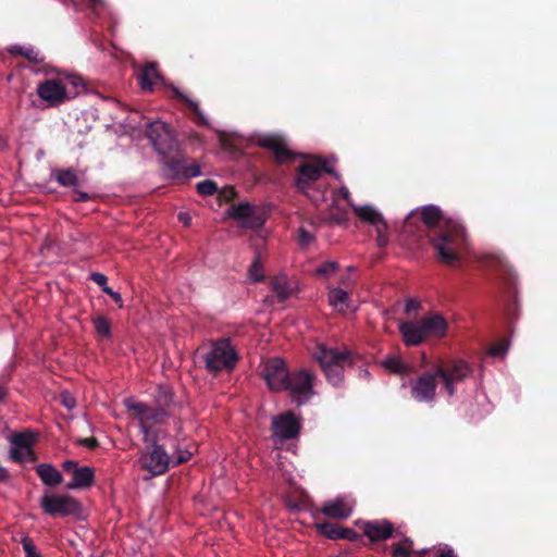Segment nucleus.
<instances>
[{
	"label": "nucleus",
	"mask_w": 557,
	"mask_h": 557,
	"mask_svg": "<svg viewBox=\"0 0 557 557\" xmlns=\"http://www.w3.org/2000/svg\"><path fill=\"white\" fill-rule=\"evenodd\" d=\"M69 86L77 89L83 86L82 78L76 75L64 74L57 78L46 79L38 85L37 95L50 107H54L70 98Z\"/></svg>",
	"instance_id": "0eeeda50"
},
{
	"label": "nucleus",
	"mask_w": 557,
	"mask_h": 557,
	"mask_svg": "<svg viewBox=\"0 0 557 557\" xmlns=\"http://www.w3.org/2000/svg\"><path fill=\"white\" fill-rule=\"evenodd\" d=\"M205 367L209 372L231 370L235 367L238 356L228 338H221L212 344L202 356Z\"/></svg>",
	"instance_id": "1a4fd4ad"
},
{
	"label": "nucleus",
	"mask_w": 557,
	"mask_h": 557,
	"mask_svg": "<svg viewBox=\"0 0 557 557\" xmlns=\"http://www.w3.org/2000/svg\"><path fill=\"white\" fill-rule=\"evenodd\" d=\"M90 278L94 283H96L98 286H100L102 289L106 288V287H109L107 285V276L102 273H99V272H94L91 273L90 275Z\"/></svg>",
	"instance_id": "49530a36"
},
{
	"label": "nucleus",
	"mask_w": 557,
	"mask_h": 557,
	"mask_svg": "<svg viewBox=\"0 0 557 557\" xmlns=\"http://www.w3.org/2000/svg\"><path fill=\"white\" fill-rule=\"evenodd\" d=\"M52 176L63 187H76L79 185L78 176L73 168L54 170Z\"/></svg>",
	"instance_id": "393cba45"
},
{
	"label": "nucleus",
	"mask_w": 557,
	"mask_h": 557,
	"mask_svg": "<svg viewBox=\"0 0 557 557\" xmlns=\"http://www.w3.org/2000/svg\"><path fill=\"white\" fill-rule=\"evenodd\" d=\"M62 468L66 473L72 474V481L66 485L69 490L87 488L94 484L95 471L91 467H79L75 460H65Z\"/></svg>",
	"instance_id": "f3484780"
},
{
	"label": "nucleus",
	"mask_w": 557,
	"mask_h": 557,
	"mask_svg": "<svg viewBox=\"0 0 557 557\" xmlns=\"http://www.w3.org/2000/svg\"><path fill=\"white\" fill-rule=\"evenodd\" d=\"M191 457V453L188 450H177L176 455L171 458V466L176 467L178 465L187 462Z\"/></svg>",
	"instance_id": "a19ab883"
},
{
	"label": "nucleus",
	"mask_w": 557,
	"mask_h": 557,
	"mask_svg": "<svg viewBox=\"0 0 557 557\" xmlns=\"http://www.w3.org/2000/svg\"><path fill=\"white\" fill-rule=\"evenodd\" d=\"M436 373L442 379L448 396H453L456 393L455 385L469 377L472 374V368L463 360H450L446 363L437 364Z\"/></svg>",
	"instance_id": "f8f14e48"
},
{
	"label": "nucleus",
	"mask_w": 557,
	"mask_h": 557,
	"mask_svg": "<svg viewBox=\"0 0 557 557\" xmlns=\"http://www.w3.org/2000/svg\"><path fill=\"white\" fill-rule=\"evenodd\" d=\"M103 293L109 295L120 308L123 307V300L121 294L114 292L111 287L103 288Z\"/></svg>",
	"instance_id": "09e8293b"
},
{
	"label": "nucleus",
	"mask_w": 557,
	"mask_h": 557,
	"mask_svg": "<svg viewBox=\"0 0 557 557\" xmlns=\"http://www.w3.org/2000/svg\"><path fill=\"white\" fill-rule=\"evenodd\" d=\"M329 222L335 223V224H342L345 222V218L339 214H331L329 218Z\"/></svg>",
	"instance_id": "5fc2aeb1"
},
{
	"label": "nucleus",
	"mask_w": 557,
	"mask_h": 557,
	"mask_svg": "<svg viewBox=\"0 0 557 557\" xmlns=\"http://www.w3.org/2000/svg\"><path fill=\"white\" fill-rule=\"evenodd\" d=\"M9 52L12 55H21L33 63H39L41 60L38 58V52L32 48H25L22 46H12L9 48Z\"/></svg>",
	"instance_id": "473e14b6"
},
{
	"label": "nucleus",
	"mask_w": 557,
	"mask_h": 557,
	"mask_svg": "<svg viewBox=\"0 0 557 557\" xmlns=\"http://www.w3.org/2000/svg\"><path fill=\"white\" fill-rule=\"evenodd\" d=\"M5 395H7V391L3 387H0V401L3 400Z\"/></svg>",
	"instance_id": "052dcab7"
},
{
	"label": "nucleus",
	"mask_w": 557,
	"mask_h": 557,
	"mask_svg": "<svg viewBox=\"0 0 557 557\" xmlns=\"http://www.w3.org/2000/svg\"><path fill=\"white\" fill-rule=\"evenodd\" d=\"M383 364L387 370L396 374L404 375L410 372V367L399 358H387Z\"/></svg>",
	"instance_id": "72a5a7b5"
},
{
	"label": "nucleus",
	"mask_w": 557,
	"mask_h": 557,
	"mask_svg": "<svg viewBox=\"0 0 557 557\" xmlns=\"http://www.w3.org/2000/svg\"><path fill=\"white\" fill-rule=\"evenodd\" d=\"M248 272L253 282H262L264 278V275L262 274V265L258 258L253 260Z\"/></svg>",
	"instance_id": "4c0bfd02"
},
{
	"label": "nucleus",
	"mask_w": 557,
	"mask_h": 557,
	"mask_svg": "<svg viewBox=\"0 0 557 557\" xmlns=\"http://www.w3.org/2000/svg\"><path fill=\"white\" fill-rule=\"evenodd\" d=\"M162 79L163 77L156 63L146 64L138 74V83L144 91H152L154 85Z\"/></svg>",
	"instance_id": "5701e85b"
},
{
	"label": "nucleus",
	"mask_w": 557,
	"mask_h": 557,
	"mask_svg": "<svg viewBox=\"0 0 557 557\" xmlns=\"http://www.w3.org/2000/svg\"><path fill=\"white\" fill-rule=\"evenodd\" d=\"M297 239L300 246L307 247L314 242V235L305 227H299Z\"/></svg>",
	"instance_id": "ea45409f"
},
{
	"label": "nucleus",
	"mask_w": 557,
	"mask_h": 557,
	"mask_svg": "<svg viewBox=\"0 0 557 557\" xmlns=\"http://www.w3.org/2000/svg\"><path fill=\"white\" fill-rule=\"evenodd\" d=\"M417 220L430 228L436 227L431 244L438 261L448 267H457L467 246L465 227L451 219L444 218L442 210L434 205L411 211L405 220V228L409 231Z\"/></svg>",
	"instance_id": "f257e3e1"
},
{
	"label": "nucleus",
	"mask_w": 557,
	"mask_h": 557,
	"mask_svg": "<svg viewBox=\"0 0 557 557\" xmlns=\"http://www.w3.org/2000/svg\"><path fill=\"white\" fill-rule=\"evenodd\" d=\"M363 531V534L371 542L384 541L393 536L394 525L387 520H374L357 522Z\"/></svg>",
	"instance_id": "6ab92c4d"
},
{
	"label": "nucleus",
	"mask_w": 557,
	"mask_h": 557,
	"mask_svg": "<svg viewBox=\"0 0 557 557\" xmlns=\"http://www.w3.org/2000/svg\"><path fill=\"white\" fill-rule=\"evenodd\" d=\"M435 557H458L451 548L438 549Z\"/></svg>",
	"instance_id": "3c124183"
},
{
	"label": "nucleus",
	"mask_w": 557,
	"mask_h": 557,
	"mask_svg": "<svg viewBox=\"0 0 557 557\" xmlns=\"http://www.w3.org/2000/svg\"><path fill=\"white\" fill-rule=\"evenodd\" d=\"M339 532L342 534V537L339 540H348L351 542H356L361 537L360 534H358L355 530L350 528L342 527Z\"/></svg>",
	"instance_id": "c03bdc74"
},
{
	"label": "nucleus",
	"mask_w": 557,
	"mask_h": 557,
	"mask_svg": "<svg viewBox=\"0 0 557 557\" xmlns=\"http://www.w3.org/2000/svg\"><path fill=\"white\" fill-rule=\"evenodd\" d=\"M169 88L172 92V97L178 101H182L187 107L189 113L191 114V119L196 124L201 126H207L209 124L208 119L199 108L197 101H194L190 98H188L174 85H170Z\"/></svg>",
	"instance_id": "412c9836"
},
{
	"label": "nucleus",
	"mask_w": 557,
	"mask_h": 557,
	"mask_svg": "<svg viewBox=\"0 0 557 557\" xmlns=\"http://www.w3.org/2000/svg\"><path fill=\"white\" fill-rule=\"evenodd\" d=\"M320 512L330 518L341 520L350 517L352 509L343 497H337L334 500L325 502L322 505Z\"/></svg>",
	"instance_id": "4be33fe9"
},
{
	"label": "nucleus",
	"mask_w": 557,
	"mask_h": 557,
	"mask_svg": "<svg viewBox=\"0 0 557 557\" xmlns=\"http://www.w3.org/2000/svg\"><path fill=\"white\" fill-rule=\"evenodd\" d=\"M90 199H91L90 195L85 191L74 190V193H73V200L76 202H85Z\"/></svg>",
	"instance_id": "8fccbe9b"
},
{
	"label": "nucleus",
	"mask_w": 557,
	"mask_h": 557,
	"mask_svg": "<svg viewBox=\"0 0 557 557\" xmlns=\"http://www.w3.org/2000/svg\"><path fill=\"white\" fill-rule=\"evenodd\" d=\"M448 323L440 313L424 317L419 321H405L399 324V333L406 346H419L428 338H443Z\"/></svg>",
	"instance_id": "20e7f679"
},
{
	"label": "nucleus",
	"mask_w": 557,
	"mask_h": 557,
	"mask_svg": "<svg viewBox=\"0 0 557 557\" xmlns=\"http://www.w3.org/2000/svg\"><path fill=\"white\" fill-rule=\"evenodd\" d=\"M337 269L338 263L336 261H325L317 268L315 273L326 277L333 274Z\"/></svg>",
	"instance_id": "e433bc0d"
},
{
	"label": "nucleus",
	"mask_w": 557,
	"mask_h": 557,
	"mask_svg": "<svg viewBox=\"0 0 557 557\" xmlns=\"http://www.w3.org/2000/svg\"><path fill=\"white\" fill-rule=\"evenodd\" d=\"M348 270H349V272H352V271H355V268L354 267H349Z\"/></svg>",
	"instance_id": "e2e57ef3"
},
{
	"label": "nucleus",
	"mask_w": 557,
	"mask_h": 557,
	"mask_svg": "<svg viewBox=\"0 0 557 557\" xmlns=\"http://www.w3.org/2000/svg\"><path fill=\"white\" fill-rule=\"evenodd\" d=\"M22 546L25 552V557H41L39 553H37L36 546L30 537H24L22 540Z\"/></svg>",
	"instance_id": "58836bf2"
},
{
	"label": "nucleus",
	"mask_w": 557,
	"mask_h": 557,
	"mask_svg": "<svg viewBox=\"0 0 557 557\" xmlns=\"http://www.w3.org/2000/svg\"><path fill=\"white\" fill-rule=\"evenodd\" d=\"M25 454H26V456H25L26 461L34 462L37 460V456H36L35 451L33 450V447L26 448Z\"/></svg>",
	"instance_id": "6e6d98bb"
},
{
	"label": "nucleus",
	"mask_w": 557,
	"mask_h": 557,
	"mask_svg": "<svg viewBox=\"0 0 557 557\" xmlns=\"http://www.w3.org/2000/svg\"><path fill=\"white\" fill-rule=\"evenodd\" d=\"M228 214L245 228L259 230L265 223L264 214L248 202L232 205Z\"/></svg>",
	"instance_id": "dca6fc26"
},
{
	"label": "nucleus",
	"mask_w": 557,
	"mask_h": 557,
	"mask_svg": "<svg viewBox=\"0 0 557 557\" xmlns=\"http://www.w3.org/2000/svg\"><path fill=\"white\" fill-rule=\"evenodd\" d=\"M376 228V245L380 247V248H384L386 247L387 243H388V236H387V224L386 222H383L381 224H377L375 226Z\"/></svg>",
	"instance_id": "c9c22d12"
},
{
	"label": "nucleus",
	"mask_w": 557,
	"mask_h": 557,
	"mask_svg": "<svg viewBox=\"0 0 557 557\" xmlns=\"http://www.w3.org/2000/svg\"><path fill=\"white\" fill-rule=\"evenodd\" d=\"M351 208L354 209L355 213L362 221L368 222L374 226L385 222L382 214L380 212H377L376 210H374L371 206H362V207L351 206Z\"/></svg>",
	"instance_id": "bb28decb"
},
{
	"label": "nucleus",
	"mask_w": 557,
	"mask_h": 557,
	"mask_svg": "<svg viewBox=\"0 0 557 557\" xmlns=\"http://www.w3.org/2000/svg\"><path fill=\"white\" fill-rule=\"evenodd\" d=\"M164 436L162 431H157L153 436L148 437L139 459L141 468L153 476L164 474L171 467V457L161 443Z\"/></svg>",
	"instance_id": "39448f33"
},
{
	"label": "nucleus",
	"mask_w": 557,
	"mask_h": 557,
	"mask_svg": "<svg viewBox=\"0 0 557 557\" xmlns=\"http://www.w3.org/2000/svg\"><path fill=\"white\" fill-rule=\"evenodd\" d=\"M315 359L320 363L326 380L334 386H338L344 377V367L351 363V355L348 350L319 346Z\"/></svg>",
	"instance_id": "423d86ee"
},
{
	"label": "nucleus",
	"mask_w": 557,
	"mask_h": 557,
	"mask_svg": "<svg viewBox=\"0 0 557 557\" xmlns=\"http://www.w3.org/2000/svg\"><path fill=\"white\" fill-rule=\"evenodd\" d=\"M92 8H96L98 5H101L103 3L102 0H89Z\"/></svg>",
	"instance_id": "bf43d9fd"
},
{
	"label": "nucleus",
	"mask_w": 557,
	"mask_h": 557,
	"mask_svg": "<svg viewBox=\"0 0 557 557\" xmlns=\"http://www.w3.org/2000/svg\"><path fill=\"white\" fill-rule=\"evenodd\" d=\"M61 400L62 405L65 406L67 409H72L76 405L74 397L69 392H64L61 394Z\"/></svg>",
	"instance_id": "de8ad7c7"
},
{
	"label": "nucleus",
	"mask_w": 557,
	"mask_h": 557,
	"mask_svg": "<svg viewBox=\"0 0 557 557\" xmlns=\"http://www.w3.org/2000/svg\"><path fill=\"white\" fill-rule=\"evenodd\" d=\"M260 374L271 391L289 392L292 400L298 406L304 405L312 395L314 375L306 369L289 371L282 358L265 360Z\"/></svg>",
	"instance_id": "f03ea898"
},
{
	"label": "nucleus",
	"mask_w": 557,
	"mask_h": 557,
	"mask_svg": "<svg viewBox=\"0 0 557 557\" xmlns=\"http://www.w3.org/2000/svg\"><path fill=\"white\" fill-rule=\"evenodd\" d=\"M36 473L47 486H57L63 482L61 472L50 463H40L36 467Z\"/></svg>",
	"instance_id": "b1692460"
},
{
	"label": "nucleus",
	"mask_w": 557,
	"mask_h": 557,
	"mask_svg": "<svg viewBox=\"0 0 557 557\" xmlns=\"http://www.w3.org/2000/svg\"><path fill=\"white\" fill-rule=\"evenodd\" d=\"M199 175H201V170H200L199 164H197V163L186 164L185 163L183 178L188 180L190 177H196Z\"/></svg>",
	"instance_id": "79ce46f5"
},
{
	"label": "nucleus",
	"mask_w": 557,
	"mask_h": 557,
	"mask_svg": "<svg viewBox=\"0 0 557 557\" xmlns=\"http://www.w3.org/2000/svg\"><path fill=\"white\" fill-rule=\"evenodd\" d=\"M413 542L409 537H404L400 542L392 545L393 557H411Z\"/></svg>",
	"instance_id": "7c9ffc66"
},
{
	"label": "nucleus",
	"mask_w": 557,
	"mask_h": 557,
	"mask_svg": "<svg viewBox=\"0 0 557 557\" xmlns=\"http://www.w3.org/2000/svg\"><path fill=\"white\" fill-rule=\"evenodd\" d=\"M127 410L134 419L139 422L140 431L145 435V441L156 434L152 426L162 424L169 418V412L162 407H152L143 401H133L131 399L125 403Z\"/></svg>",
	"instance_id": "6e6552de"
},
{
	"label": "nucleus",
	"mask_w": 557,
	"mask_h": 557,
	"mask_svg": "<svg viewBox=\"0 0 557 557\" xmlns=\"http://www.w3.org/2000/svg\"><path fill=\"white\" fill-rule=\"evenodd\" d=\"M330 304L339 312H344L349 307L348 293L342 288H333L329 293Z\"/></svg>",
	"instance_id": "cd10ccee"
},
{
	"label": "nucleus",
	"mask_w": 557,
	"mask_h": 557,
	"mask_svg": "<svg viewBox=\"0 0 557 557\" xmlns=\"http://www.w3.org/2000/svg\"><path fill=\"white\" fill-rule=\"evenodd\" d=\"M436 367L433 371H424L411 382V396L419 403H433L437 388Z\"/></svg>",
	"instance_id": "2eb2a0df"
},
{
	"label": "nucleus",
	"mask_w": 557,
	"mask_h": 557,
	"mask_svg": "<svg viewBox=\"0 0 557 557\" xmlns=\"http://www.w3.org/2000/svg\"><path fill=\"white\" fill-rule=\"evenodd\" d=\"M419 308V302L414 299H409L407 300L406 302V311H412V310H417Z\"/></svg>",
	"instance_id": "864d4df0"
},
{
	"label": "nucleus",
	"mask_w": 557,
	"mask_h": 557,
	"mask_svg": "<svg viewBox=\"0 0 557 557\" xmlns=\"http://www.w3.org/2000/svg\"><path fill=\"white\" fill-rule=\"evenodd\" d=\"M315 529L321 535L330 540H339L342 537V534L339 532L342 527L336 523L329 521L317 522Z\"/></svg>",
	"instance_id": "c85d7f7f"
},
{
	"label": "nucleus",
	"mask_w": 557,
	"mask_h": 557,
	"mask_svg": "<svg viewBox=\"0 0 557 557\" xmlns=\"http://www.w3.org/2000/svg\"><path fill=\"white\" fill-rule=\"evenodd\" d=\"M300 421L292 411L284 412L273 419V434L281 440H292L300 432Z\"/></svg>",
	"instance_id": "a211bd4d"
},
{
	"label": "nucleus",
	"mask_w": 557,
	"mask_h": 557,
	"mask_svg": "<svg viewBox=\"0 0 557 557\" xmlns=\"http://www.w3.org/2000/svg\"><path fill=\"white\" fill-rule=\"evenodd\" d=\"M76 443L89 450H94L99 446V441L96 437L79 438Z\"/></svg>",
	"instance_id": "a18cd8bd"
},
{
	"label": "nucleus",
	"mask_w": 557,
	"mask_h": 557,
	"mask_svg": "<svg viewBox=\"0 0 557 557\" xmlns=\"http://www.w3.org/2000/svg\"><path fill=\"white\" fill-rule=\"evenodd\" d=\"M507 349H508L507 343H505V342L496 343V344L492 345L491 348L488 349V355H491L493 357H503L507 352Z\"/></svg>",
	"instance_id": "37998d69"
},
{
	"label": "nucleus",
	"mask_w": 557,
	"mask_h": 557,
	"mask_svg": "<svg viewBox=\"0 0 557 557\" xmlns=\"http://www.w3.org/2000/svg\"><path fill=\"white\" fill-rule=\"evenodd\" d=\"M338 194L341 195L342 198H344L350 206H352L350 203V193L348 190V188L346 186H342L339 189H338Z\"/></svg>",
	"instance_id": "603ef678"
},
{
	"label": "nucleus",
	"mask_w": 557,
	"mask_h": 557,
	"mask_svg": "<svg viewBox=\"0 0 557 557\" xmlns=\"http://www.w3.org/2000/svg\"><path fill=\"white\" fill-rule=\"evenodd\" d=\"M483 263L496 275V281L505 304V314L508 323L519 317L518 275L508 260L502 255H487Z\"/></svg>",
	"instance_id": "7ed1b4c3"
},
{
	"label": "nucleus",
	"mask_w": 557,
	"mask_h": 557,
	"mask_svg": "<svg viewBox=\"0 0 557 557\" xmlns=\"http://www.w3.org/2000/svg\"><path fill=\"white\" fill-rule=\"evenodd\" d=\"M42 511L51 517L78 516L82 512V504L69 494H46L40 499Z\"/></svg>",
	"instance_id": "9d476101"
},
{
	"label": "nucleus",
	"mask_w": 557,
	"mask_h": 557,
	"mask_svg": "<svg viewBox=\"0 0 557 557\" xmlns=\"http://www.w3.org/2000/svg\"><path fill=\"white\" fill-rule=\"evenodd\" d=\"M178 220H180L181 222H183L185 225H188V224H189V221H190V218H189V216H187L185 213H182V212H181V213L178 214Z\"/></svg>",
	"instance_id": "13d9d810"
},
{
	"label": "nucleus",
	"mask_w": 557,
	"mask_h": 557,
	"mask_svg": "<svg viewBox=\"0 0 557 557\" xmlns=\"http://www.w3.org/2000/svg\"><path fill=\"white\" fill-rule=\"evenodd\" d=\"M323 172L335 174L332 169L325 165V162L321 158H319L315 163L305 162L300 164L295 177L297 190L309 196V190L314 187Z\"/></svg>",
	"instance_id": "4468645a"
},
{
	"label": "nucleus",
	"mask_w": 557,
	"mask_h": 557,
	"mask_svg": "<svg viewBox=\"0 0 557 557\" xmlns=\"http://www.w3.org/2000/svg\"><path fill=\"white\" fill-rule=\"evenodd\" d=\"M197 191L202 196H212L218 191V185L214 181L205 180L197 184Z\"/></svg>",
	"instance_id": "f704fd0d"
},
{
	"label": "nucleus",
	"mask_w": 557,
	"mask_h": 557,
	"mask_svg": "<svg viewBox=\"0 0 557 557\" xmlns=\"http://www.w3.org/2000/svg\"><path fill=\"white\" fill-rule=\"evenodd\" d=\"M164 165L169 174L174 178H183L185 159L165 157Z\"/></svg>",
	"instance_id": "c756f323"
},
{
	"label": "nucleus",
	"mask_w": 557,
	"mask_h": 557,
	"mask_svg": "<svg viewBox=\"0 0 557 557\" xmlns=\"http://www.w3.org/2000/svg\"><path fill=\"white\" fill-rule=\"evenodd\" d=\"M92 324L97 334L103 338L111 337V322L104 315H98L92 318Z\"/></svg>",
	"instance_id": "2f4dec72"
},
{
	"label": "nucleus",
	"mask_w": 557,
	"mask_h": 557,
	"mask_svg": "<svg viewBox=\"0 0 557 557\" xmlns=\"http://www.w3.org/2000/svg\"><path fill=\"white\" fill-rule=\"evenodd\" d=\"M230 194H231V196H234L235 191L233 188H230Z\"/></svg>",
	"instance_id": "680f3d73"
},
{
	"label": "nucleus",
	"mask_w": 557,
	"mask_h": 557,
	"mask_svg": "<svg viewBox=\"0 0 557 557\" xmlns=\"http://www.w3.org/2000/svg\"><path fill=\"white\" fill-rule=\"evenodd\" d=\"M271 287L280 301H285L293 294V288L289 286L287 277L285 275L273 277L271 280Z\"/></svg>",
	"instance_id": "a878e982"
},
{
	"label": "nucleus",
	"mask_w": 557,
	"mask_h": 557,
	"mask_svg": "<svg viewBox=\"0 0 557 557\" xmlns=\"http://www.w3.org/2000/svg\"><path fill=\"white\" fill-rule=\"evenodd\" d=\"M257 145L272 153V161L276 165L289 164L296 158H302V153L290 150L285 138L277 134L261 135L257 139Z\"/></svg>",
	"instance_id": "ddd939ff"
},
{
	"label": "nucleus",
	"mask_w": 557,
	"mask_h": 557,
	"mask_svg": "<svg viewBox=\"0 0 557 557\" xmlns=\"http://www.w3.org/2000/svg\"><path fill=\"white\" fill-rule=\"evenodd\" d=\"M9 478V473L5 468L0 466V482L7 481Z\"/></svg>",
	"instance_id": "4d7b16f0"
},
{
	"label": "nucleus",
	"mask_w": 557,
	"mask_h": 557,
	"mask_svg": "<svg viewBox=\"0 0 557 557\" xmlns=\"http://www.w3.org/2000/svg\"><path fill=\"white\" fill-rule=\"evenodd\" d=\"M146 136L154 147L158 153L166 157L177 149L178 143L170 125L154 121L147 124Z\"/></svg>",
	"instance_id": "9b49d317"
},
{
	"label": "nucleus",
	"mask_w": 557,
	"mask_h": 557,
	"mask_svg": "<svg viewBox=\"0 0 557 557\" xmlns=\"http://www.w3.org/2000/svg\"><path fill=\"white\" fill-rule=\"evenodd\" d=\"M36 438L29 432H22L12 435L11 444L12 447L10 449V457L13 461L18 463L26 462V448L33 447Z\"/></svg>",
	"instance_id": "aec40b11"
}]
</instances>
